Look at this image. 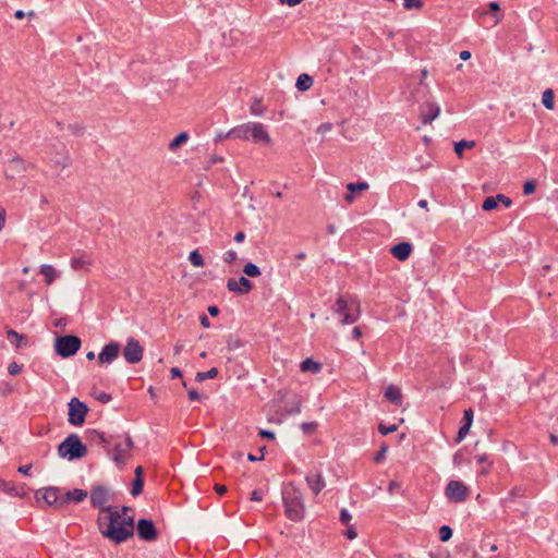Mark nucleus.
Wrapping results in <instances>:
<instances>
[{"label":"nucleus","instance_id":"1","mask_svg":"<svg viewBox=\"0 0 558 558\" xmlns=\"http://www.w3.org/2000/svg\"><path fill=\"white\" fill-rule=\"evenodd\" d=\"M97 524L101 535L116 544L124 543L134 535V517H122L118 508L111 514H99Z\"/></svg>","mask_w":558,"mask_h":558},{"label":"nucleus","instance_id":"2","mask_svg":"<svg viewBox=\"0 0 558 558\" xmlns=\"http://www.w3.org/2000/svg\"><path fill=\"white\" fill-rule=\"evenodd\" d=\"M282 501L284 513L291 521H302L305 515L303 493L293 484L289 483L282 489Z\"/></svg>","mask_w":558,"mask_h":558},{"label":"nucleus","instance_id":"3","mask_svg":"<svg viewBox=\"0 0 558 558\" xmlns=\"http://www.w3.org/2000/svg\"><path fill=\"white\" fill-rule=\"evenodd\" d=\"M226 137L235 140H251L255 144H269L270 136L265 126L259 122H247L238 125L226 133Z\"/></svg>","mask_w":558,"mask_h":558},{"label":"nucleus","instance_id":"4","mask_svg":"<svg viewBox=\"0 0 558 558\" xmlns=\"http://www.w3.org/2000/svg\"><path fill=\"white\" fill-rule=\"evenodd\" d=\"M333 312L341 317V324H354L361 316L360 302L353 298L347 299L340 295L335 302Z\"/></svg>","mask_w":558,"mask_h":558},{"label":"nucleus","instance_id":"5","mask_svg":"<svg viewBox=\"0 0 558 558\" xmlns=\"http://www.w3.org/2000/svg\"><path fill=\"white\" fill-rule=\"evenodd\" d=\"M58 454L69 461L80 460L87 454V447L84 445L77 434H70L58 446Z\"/></svg>","mask_w":558,"mask_h":558},{"label":"nucleus","instance_id":"6","mask_svg":"<svg viewBox=\"0 0 558 558\" xmlns=\"http://www.w3.org/2000/svg\"><path fill=\"white\" fill-rule=\"evenodd\" d=\"M114 493L105 485L96 484L90 487L89 498L90 505L95 509H99L101 515L111 514L117 507L107 506L106 504L113 499Z\"/></svg>","mask_w":558,"mask_h":558},{"label":"nucleus","instance_id":"7","mask_svg":"<svg viewBox=\"0 0 558 558\" xmlns=\"http://www.w3.org/2000/svg\"><path fill=\"white\" fill-rule=\"evenodd\" d=\"M111 445H113V449L111 450L108 447L107 453L117 465V468L122 470L131 457V450L134 447V442L130 434L126 433L124 441H118L114 438Z\"/></svg>","mask_w":558,"mask_h":558},{"label":"nucleus","instance_id":"8","mask_svg":"<svg viewBox=\"0 0 558 558\" xmlns=\"http://www.w3.org/2000/svg\"><path fill=\"white\" fill-rule=\"evenodd\" d=\"M81 345V339L74 335L61 336L54 341L56 353L62 359H68L76 354Z\"/></svg>","mask_w":558,"mask_h":558},{"label":"nucleus","instance_id":"9","mask_svg":"<svg viewBox=\"0 0 558 558\" xmlns=\"http://www.w3.org/2000/svg\"><path fill=\"white\" fill-rule=\"evenodd\" d=\"M68 405V422L73 426L83 425L88 413V407L77 398H72Z\"/></svg>","mask_w":558,"mask_h":558},{"label":"nucleus","instance_id":"10","mask_svg":"<svg viewBox=\"0 0 558 558\" xmlns=\"http://www.w3.org/2000/svg\"><path fill=\"white\" fill-rule=\"evenodd\" d=\"M37 501L44 500L47 506L61 508L63 506L61 489L56 486L39 488L35 492Z\"/></svg>","mask_w":558,"mask_h":558},{"label":"nucleus","instance_id":"11","mask_svg":"<svg viewBox=\"0 0 558 558\" xmlns=\"http://www.w3.org/2000/svg\"><path fill=\"white\" fill-rule=\"evenodd\" d=\"M446 497L452 502H463L469 496V488L461 481H450L445 489Z\"/></svg>","mask_w":558,"mask_h":558},{"label":"nucleus","instance_id":"12","mask_svg":"<svg viewBox=\"0 0 558 558\" xmlns=\"http://www.w3.org/2000/svg\"><path fill=\"white\" fill-rule=\"evenodd\" d=\"M144 355V348L135 338H129L123 348V357L129 364H136L142 361Z\"/></svg>","mask_w":558,"mask_h":558},{"label":"nucleus","instance_id":"13","mask_svg":"<svg viewBox=\"0 0 558 558\" xmlns=\"http://www.w3.org/2000/svg\"><path fill=\"white\" fill-rule=\"evenodd\" d=\"M137 536L144 542H154L158 537V531L150 519L142 518L136 524Z\"/></svg>","mask_w":558,"mask_h":558},{"label":"nucleus","instance_id":"14","mask_svg":"<svg viewBox=\"0 0 558 558\" xmlns=\"http://www.w3.org/2000/svg\"><path fill=\"white\" fill-rule=\"evenodd\" d=\"M120 350L121 345L119 342L110 341L107 343L97 356L99 364H111L119 356Z\"/></svg>","mask_w":558,"mask_h":558},{"label":"nucleus","instance_id":"15","mask_svg":"<svg viewBox=\"0 0 558 558\" xmlns=\"http://www.w3.org/2000/svg\"><path fill=\"white\" fill-rule=\"evenodd\" d=\"M227 289L230 292L244 295L251 292L253 289V283L246 277H240L238 280L234 278H229L227 281Z\"/></svg>","mask_w":558,"mask_h":558},{"label":"nucleus","instance_id":"16","mask_svg":"<svg viewBox=\"0 0 558 558\" xmlns=\"http://www.w3.org/2000/svg\"><path fill=\"white\" fill-rule=\"evenodd\" d=\"M85 438L90 445H101L107 450L112 444L114 436L107 437L105 433L98 429H87L85 432Z\"/></svg>","mask_w":558,"mask_h":558},{"label":"nucleus","instance_id":"17","mask_svg":"<svg viewBox=\"0 0 558 558\" xmlns=\"http://www.w3.org/2000/svg\"><path fill=\"white\" fill-rule=\"evenodd\" d=\"M440 114V107L435 102H426L421 107V119L423 124L432 123Z\"/></svg>","mask_w":558,"mask_h":558},{"label":"nucleus","instance_id":"18","mask_svg":"<svg viewBox=\"0 0 558 558\" xmlns=\"http://www.w3.org/2000/svg\"><path fill=\"white\" fill-rule=\"evenodd\" d=\"M412 250L413 246L410 242H399L391 247L390 252L395 258L404 262L410 257Z\"/></svg>","mask_w":558,"mask_h":558},{"label":"nucleus","instance_id":"19","mask_svg":"<svg viewBox=\"0 0 558 558\" xmlns=\"http://www.w3.org/2000/svg\"><path fill=\"white\" fill-rule=\"evenodd\" d=\"M305 480L315 495H318L326 487V482L322 473H310L306 475Z\"/></svg>","mask_w":558,"mask_h":558},{"label":"nucleus","instance_id":"20","mask_svg":"<svg viewBox=\"0 0 558 558\" xmlns=\"http://www.w3.org/2000/svg\"><path fill=\"white\" fill-rule=\"evenodd\" d=\"M87 495H88V493L85 489H81V488H74L72 490H68L62 496L63 506L69 502H76V504L82 502L87 498Z\"/></svg>","mask_w":558,"mask_h":558},{"label":"nucleus","instance_id":"21","mask_svg":"<svg viewBox=\"0 0 558 558\" xmlns=\"http://www.w3.org/2000/svg\"><path fill=\"white\" fill-rule=\"evenodd\" d=\"M385 398L395 405L400 407L402 404V392L401 389L395 385H389L385 390Z\"/></svg>","mask_w":558,"mask_h":558},{"label":"nucleus","instance_id":"22","mask_svg":"<svg viewBox=\"0 0 558 558\" xmlns=\"http://www.w3.org/2000/svg\"><path fill=\"white\" fill-rule=\"evenodd\" d=\"M70 264L73 270L80 271L87 269L92 265V260L86 254H81L73 256Z\"/></svg>","mask_w":558,"mask_h":558},{"label":"nucleus","instance_id":"23","mask_svg":"<svg viewBox=\"0 0 558 558\" xmlns=\"http://www.w3.org/2000/svg\"><path fill=\"white\" fill-rule=\"evenodd\" d=\"M7 337L11 344H13L16 349L25 347L27 344V336L23 333H19L17 331L10 329L7 331Z\"/></svg>","mask_w":558,"mask_h":558},{"label":"nucleus","instance_id":"24","mask_svg":"<svg viewBox=\"0 0 558 558\" xmlns=\"http://www.w3.org/2000/svg\"><path fill=\"white\" fill-rule=\"evenodd\" d=\"M314 80L311 75L303 73L296 78L295 87L300 92H306L313 86Z\"/></svg>","mask_w":558,"mask_h":558},{"label":"nucleus","instance_id":"25","mask_svg":"<svg viewBox=\"0 0 558 558\" xmlns=\"http://www.w3.org/2000/svg\"><path fill=\"white\" fill-rule=\"evenodd\" d=\"M39 274L45 277L46 284L50 286L57 278V271L53 266L45 264L39 268Z\"/></svg>","mask_w":558,"mask_h":558},{"label":"nucleus","instance_id":"26","mask_svg":"<svg viewBox=\"0 0 558 558\" xmlns=\"http://www.w3.org/2000/svg\"><path fill=\"white\" fill-rule=\"evenodd\" d=\"M300 367L302 372L318 373L322 369V364L311 357H307L301 362Z\"/></svg>","mask_w":558,"mask_h":558},{"label":"nucleus","instance_id":"27","mask_svg":"<svg viewBox=\"0 0 558 558\" xmlns=\"http://www.w3.org/2000/svg\"><path fill=\"white\" fill-rule=\"evenodd\" d=\"M187 132L179 133L168 145L169 150L175 151L181 145L185 144L189 140Z\"/></svg>","mask_w":558,"mask_h":558},{"label":"nucleus","instance_id":"28","mask_svg":"<svg viewBox=\"0 0 558 558\" xmlns=\"http://www.w3.org/2000/svg\"><path fill=\"white\" fill-rule=\"evenodd\" d=\"M474 146H475V142L474 141L461 140V141L454 143V153L457 154V156L459 158H462L463 150L465 148L471 149Z\"/></svg>","mask_w":558,"mask_h":558},{"label":"nucleus","instance_id":"29","mask_svg":"<svg viewBox=\"0 0 558 558\" xmlns=\"http://www.w3.org/2000/svg\"><path fill=\"white\" fill-rule=\"evenodd\" d=\"M542 104L544 105V107L546 109H549V110L554 109V107H555V95H554L553 89L548 88V89H546L543 93Z\"/></svg>","mask_w":558,"mask_h":558},{"label":"nucleus","instance_id":"30","mask_svg":"<svg viewBox=\"0 0 558 558\" xmlns=\"http://www.w3.org/2000/svg\"><path fill=\"white\" fill-rule=\"evenodd\" d=\"M52 161L60 166L62 169L68 168L72 163L71 157L66 150L63 154H58L54 158H52Z\"/></svg>","mask_w":558,"mask_h":558},{"label":"nucleus","instance_id":"31","mask_svg":"<svg viewBox=\"0 0 558 558\" xmlns=\"http://www.w3.org/2000/svg\"><path fill=\"white\" fill-rule=\"evenodd\" d=\"M218 375V368L211 367L207 372H198L196 373L195 380L202 383L206 379H213Z\"/></svg>","mask_w":558,"mask_h":558},{"label":"nucleus","instance_id":"32","mask_svg":"<svg viewBox=\"0 0 558 558\" xmlns=\"http://www.w3.org/2000/svg\"><path fill=\"white\" fill-rule=\"evenodd\" d=\"M243 272L247 276V277H252V278H255V277H258L260 275V269L257 265H255L254 263L252 262H248L244 265L243 267Z\"/></svg>","mask_w":558,"mask_h":558},{"label":"nucleus","instance_id":"33","mask_svg":"<svg viewBox=\"0 0 558 558\" xmlns=\"http://www.w3.org/2000/svg\"><path fill=\"white\" fill-rule=\"evenodd\" d=\"M189 260L194 267H203L205 262L198 250H194L189 255Z\"/></svg>","mask_w":558,"mask_h":558},{"label":"nucleus","instance_id":"34","mask_svg":"<svg viewBox=\"0 0 558 558\" xmlns=\"http://www.w3.org/2000/svg\"><path fill=\"white\" fill-rule=\"evenodd\" d=\"M367 189H368V183L364 182V181L363 182H350L347 185L348 192H351V193L366 191Z\"/></svg>","mask_w":558,"mask_h":558},{"label":"nucleus","instance_id":"35","mask_svg":"<svg viewBox=\"0 0 558 558\" xmlns=\"http://www.w3.org/2000/svg\"><path fill=\"white\" fill-rule=\"evenodd\" d=\"M489 11L494 14L495 24H498L502 20V13L500 12V5L496 1H492L488 3Z\"/></svg>","mask_w":558,"mask_h":558},{"label":"nucleus","instance_id":"36","mask_svg":"<svg viewBox=\"0 0 558 558\" xmlns=\"http://www.w3.org/2000/svg\"><path fill=\"white\" fill-rule=\"evenodd\" d=\"M497 206H498V203H497L496 196H488L484 199V202L482 204V209L484 211H490V210L497 208Z\"/></svg>","mask_w":558,"mask_h":558},{"label":"nucleus","instance_id":"37","mask_svg":"<svg viewBox=\"0 0 558 558\" xmlns=\"http://www.w3.org/2000/svg\"><path fill=\"white\" fill-rule=\"evenodd\" d=\"M144 478H134L131 488L132 496H138L143 492Z\"/></svg>","mask_w":558,"mask_h":558},{"label":"nucleus","instance_id":"38","mask_svg":"<svg viewBox=\"0 0 558 558\" xmlns=\"http://www.w3.org/2000/svg\"><path fill=\"white\" fill-rule=\"evenodd\" d=\"M250 111L253 116H262L265 111L262 100L254 99L253 104L251 105Z\"/></svg>","mask_w":558,"mask_h":558},{"label":"nucleus","instance_id":"39","mask_svg":"<svg viewBox=\"0 0 558 558\" xmlns=\"http://www.w3.org/2000/svg\"><path fill=\"white\" fill-rule=\"evenodd\" d=\"M452 529L449 525H442L439 529V539L441 542H448L452 537Z\"/></svg>","mask_w":558,"mask_h":558},{"label":"nucleus","instance_id":"40","mask_svg":"<svg viewBox=\"0 0 558 558\" xmlns=\"http://www.w3.org/2000/svg\"><path fill=\"white\" fill-rule=\"evenodd\" d=\"M242 345H243V342L241 339L233 337V336H229V338L227 340V349L229 351H234V350L241 348Z\"/></svg>","mask_w":558,"mask_h":558},{"label":"nucleus","instance_id":"41","mask_svg":"<svg viewBox=\"0 0 558 558\" xmlns=\"http://www.w3.org/2000/svg\"><path fill=\"white\" fill-rule=\"evenodd\" d=\"M318 428L317 422H304L301 424V429L304 434L311 435L314 434Z\"/></svg>","mask_w":558,"mask_h":558},{"label":"nucleus","instance_id":"42","mask_svg":"<svg viewBox=\"0 0 558 558\" xmlns=\"http://www.w3.org/2000/svg\"><path fill=\"white\" fill-rule=\"evenodd\" d=\"M397 430H398V425H397V424L386 425V424H384V423H380V424L378 425V432H379L381 435H384V436H386V435H388V434H391V433H395V432H397Z\"/></svg>","mask_w":558,"mask_h":558},{"label":"nucleus","instance_id":"43","mask_svg":"<svg viewBox=\"0 0 558 558\" xmlns=\"http://www.w3.org/2000/svg\"><path fill=\"white\" fill-rule=\"evenodd\" d=\"M388 448H389V447H388V445L384 442V444L380 446L379 450L375 453V456H374V458H373V459H374V461H375V462H381V461H384V460H385V458H386V453H387V451H388Z\"/></svg>","mask_w":558,"mask_h":558},{"label":"nucleus","instance_id":"44","mask_svg":"<svg viewBox=\"0 0 558 558\" xmlns=\"http://www.w3.org/2000/svg\"><path fill=\"white\" fill-rule=\"evenodd\" d=\"M470 428H471L470 425L462 424L460 426L459 430H458V434H457V437H456V442H461L466 437V435L469 434Z\"/></svg>","mask_w":558,"mask_h":558},{"label":"nucleus","instance_id":"45","mask_svg":"<svg viewBox=\"0 0 558 558\" xmlns=\"http://www.w3.org/2000/svg\"><path fill=\"white\" fill-rule=\"evenodd\" d=\"M403 7L407 10L422 9L423 1L422 0H403Z\"/></svg>","mask_w":558,"mask_h":558},{"label":"nucleus","instance_id":"46","mask_svg":"<svg viewBox=\"0 0 558 558\" xmlns=\"http://www.w3.org/2000/svg\"><path fill=\"white\" fill-rule=\"evenodd\" d=\"M524 489L522 487H513L508 495V499L513 501L515 498L523 497Z\"/></svg>","mask_w":558,"mask_h":558},{"label":"nucleus","instance_id":"47","mask_svg":"<svg viewBox=\"0 0 558 558\" xmlns=\"http://www.w3.org/2000/svg\"><path fill=\"white\" fill-rule=\"evenodd\" d=\"M222 258L226 263L231 264L238 259V254L233 250H229L223 253Z\"/></svg>","mask_w":558,"mask_h":558},{"label":"nucleus","instance_id":"48","mask_svg":"<svg viewBox=\"0 0 558 558\" xmlns=\"http://www.w3.org/2000/svg\"><path fill=\"white\" fill-rule=\"evenodd\" d=\"M473 416H474L473 410L471 408L465 409L463 411V424L472 426V424H473Z\"/></svg>","mask_w":558,"mask_h":558},{"label":"nucleus","instance_id":"49","mask_svg":"<svg viewBox=\"0 0 558 558\" xmlns=\"http://www.w3.org/2000/svg\"><path fill=\"white\" fill-rule=\"evenodd\" d=\"M22 371V365L17 364L16 362H11L9 365H8V373L12 376H16L21 373Z\"/></svg>","mask_w":558,"mask_h":558},{"label":"nucleus","instance_id":"50","mask_svg":"<svg viewBox=\"0 0 558 558\" xmlns=\"http://www.w3.org/2000/svg\"><path fill=\"white\" fill-rule=\"evenodd\" d=\"M352 517L350 514V512L345 509V508H342L340 510V517H339V520L342 524H345L348 525L351 521Z\"/></svg>","mask_w":558,"mask_h":558},{"label":"nucleus","instance_id":"51","mask_svg":"<svg viewBox=\"0 0 558 558\" xmlns=\"http://www.w3.org/2000/svg\"><path fill=\"white\" fill-rule=\"evenodd\" d=\"M535 189H536V184L534 181H532V180L526 181L523 185V194L530 195L535 192Z\"/></svg>","mask_w":558,"mask_h":558},{"label":"nucleus","instance_id":"52","mask_svg":"<svg viewBox=\"0 0 558 558\" xmlns=\"http://www.w3.org/2000/svg\"><path fill=\"white\" fill-rule=\"evenodd\" d=\"M95 399L98 400L99 402L106 404V403L111 401L112 397H111L110 393H107L105 391H100L97 395H95Z\"/></svg>","mask_w":558,"mask_h":558},{"label":"nucleus","instance_id":"53","mask_svg":"<svg viewBox=\"0 0 558 558\" xmlns=\"http://www.w3.org/2000/svg\"><path fill=\"white\" fill-rule=\"evenodd\" d=\"M68 130L71 131L75 135H82L84 132V126L78 123L69 124Z\"/></svg>","mask_w":558,"mask_h":558},{"label":"nucleus","instance_id":"54","mask_svg":"<svg viewBox=\"0 0 558 558\" xmlns=\"http://www.w3.org/2000/svg\"><path fill=\"white\" fill-rule=\"evenodd\" d=\"M496 198H497V203L504 204L505 207H510L512 204L511 198H509L505 194H497Z\"/></svg>","mask_w":558,"mask_h":558},{"label":"nucleus","instance_id":"55","mask_svg":"<svg viewBox=\"0 0 558 558\" xmlns=\"http://www.w3.org/2000/svg\"><path fill=\"white\" fill-rule=\"evenodd\" d=\"M476 461H477V463H485L488 466H492V464H493V461L490 460V457L488 454H486V453L477 454L476 456Z\"/></svg>","mask_w":558,"mask_h":558},{"label":"nucleus","instance_id":"56","mask_svg":"<svg viewBox=\"0 0 558 558\" xmlns=\"http://www.w3.org/2000/svg\"><path fill=\"white\" fill-rule=\"evenodd\" d=\"M263 497H264V494H263V490L260 489H254L252 493H251V500L252 501H260L263 500Z\"/></svg>","mask_w":558,"mask_h":558},{"label":"nucleus","instance_id":"57","mask_svg":"<svg viewBox=\"0 0 558 558\" xmlns=\"http://www.w3.org/2000/svg\"><path fill=\"white\" fill-rule=\"evenodd\" d=\"M187 396H189V399L191 401H199V400H202L201 393L197 390H195V389H190L187 391Z\"/></svg>","mask_w":558,"mask_h":558},{"label":"nucleus","instance_id":"58","mask_svg":"<svg viewBox=\"0 0 558 558\" xmlns=\"http://www.w3.org/2000/svg\"><path fill=\"white\" fill-rule=\"evenodd\" d=\"M259 436L263 438L270 439V440L275 439V433L272 430H268V429H260Z\"/></svg>","mask_w":558,"mask_h":558},{"label":"nucleus","instance_id":"59","mask_svg":"<svg viewBox=\"0 0 558 558\" xmlns=\"http://www.w3.org/2000/svg\"><path fill=\"white\" fill-rule=\"evenodd\" d=\"M31 470H32V464H25V465H21L19 466L17 471L25 475V476H31Z\"/></svg>","mask_w":558,"mask_h":558},{"label":"nucleus","instance_id":"60","mask_svg":"<svg viewBox=\"0 0 558 558\" xmlns=\"http://www.w3.org/2000/svg\"><path fill=\"white\" fill-rule=\"evenodd\" d=\"M345 536L349 539H354L357 536L355 527L354 526H349L348 530L345 531Z\"/></svg>","mask_w":558,"mask_h":558},{"label":"nucleus","instance_id":"61","mask_svg":"<svg viewBox=\"0 0 558 558\" xmlns=\"http://www.w3.org/2000/svg\"><path fill=\"white\" fill-rule=\"evenodd\" d=\"M301 412V402L298 401L295 402L289 410H288V413L289 414H298Z\"/></svg>","mask_w":558,"mask_h":558},{"label":"nucleus","instance_id":"62","mask_svg":"<svg viewBox=\"0 0 558 558\" xmlns=\"http://www.w3.org/2000/svg\"><path fill=\"white\" fill-rule=\"evenodd\" d=\"M207 311H208V314H209L210 316H213V317L218 316V315H219V313H220V310H219V307H218L217 305H210V306H208Z\"/></svg>","mask_w":558,"mask_h":558},{"label":"nucleus","instance_id":"63","mask_svg":"<svg viewBox=\"0 0 558 558\" xmlns=\"http://www.w3.org/2000/svg\"><path fill=\"white\" fill-rule=\"evenodd\" d=\"M214 489L215 492L218 494V495H223L227 493L228 488L226 485H222V484H216L214 486Z\"/></svg>","mask_w":558,"mask_h":558},{"label":"nucleus","instance_id":"64","mask_svg":"<svg viewBox=\"0 0 558 558\" xmlns=\"http://www.w3.org/2000/svg\"><path fill=\"white\" fill-rule=\"evenodd\" d=\"M13 391V387L10 384H4L0 390L2 396H8Z\"/></svg>","mask_w":558,"mask_h":558}]
</instances>
